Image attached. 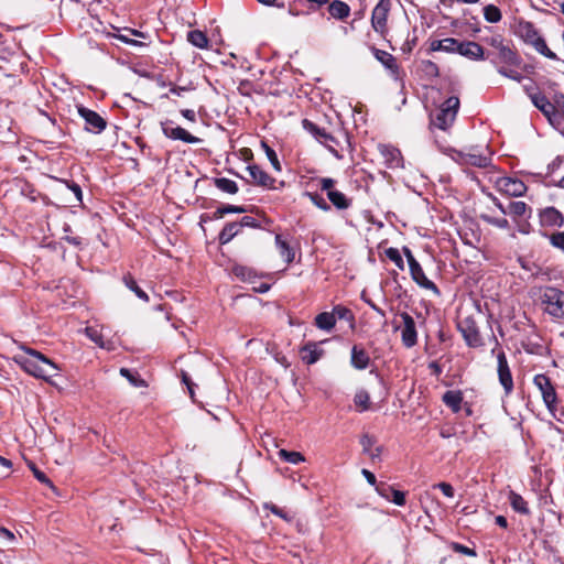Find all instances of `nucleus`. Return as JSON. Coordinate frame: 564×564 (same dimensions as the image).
<instances>
[{
	"label": "nucleus",
	"instance_id": "obj_1",
	"mask_svg": "<svg viewBox=\"0 0 564 564\" xmlns=\"http://www.w3.org/2000/svg\"><path fill=\"white\" fill-rule=\"evenodd\" d=\"M20 349L23 354H18L13 360L29 375L37 379L51 382V377L58 371L57 365L43 355L41 351L21 345Z\"/></svg>",
	"mask_w": 564,
	"mask_h": 564
},
{
	"label": "nucleus",
	"instance_id": "obj_2",
	"mask_svg": "<svg viewBox=\"0 0 564 564\" xmlns=\"http://www.w3.org/2000/svg\"><path fill=\"white\" fill-rule=\"evenodd\" d=\"M302 126L305 131L311 133L321 144L325 145L337 159L341 158L339 150H351L349 134L344 129L329 132L308 119H303Z\"/></svg>",
	"mask_w": 564,
	"mask_h": 564
},
{
	"label": "nucleus",
	"instance_id": "obj_3",
	"mask_svg": "<svg viewBox=\"0 0 564 564\" xmlns=\"http://www.w3.org/2000/svg\"><path fill=\"white\" fill-rule=\"evenodd\" d=\"M491 62L500 75L518 83L523 79V75L519 72L523 61L512 45L501 47L500 51L495 53V58Z\"/></svg>",
	"mask_w": 564,
	"mask_h": 564
},
{
	"label": "nucleus",
	"instance_id": "obj_4",
	"mask_svg": "<svg viewBox=\"0 0 564 564\" xmlns=\"http://www.w3.org/2000/svg\"><path fill=\"white\" fill-rule=\"evenodd\" d=\"M533 384L540 391L543 403L549 413L558 422H563L561 417L556 416L560 404V398L555 389V384L551 378L545 373H538L533 377Z\"/></svg>",
	"mask_w": 564,
	"mask_h": 564
},
{
	"label": "nucleus",
	"instance_id": "obj_5",
	"mask_svg": "<svg viewBox=\"0 0 564 564\" xmlns=\"http://www.w3.org/2000/svg\"><path fill=\"white\" fill-rule=\"evenodd\" d=\"M457 329L469 348H482L485 340L481 336L478 321L474 314L464 316L457 321Z\"/></svg>",
	"mask_w": 564,
	"mask_h": 564
},
{
	"label": "nucleus",
	"instance_id": "obj_6",
	"mask_svg": "<svg viewBox=\"0 0 564 564\" xmlns=\"http://www.w3.org/2000/svg\"><path fill=\"white\" fill-rule=\"evenodd\" d=\"M459 105L460 102L458 97H448L444 102H442L435 115L432 116V124L438 129L446 130L455 121Z\"/></svg>",
	"mask_w": 564,
	"mask_h": 564
},
{
	"label": "nucleus",
	"instance_id": "obj_7",
	"mask_svg": "<svg viewBox=\"0 0 564 564\" xmlns=\"http://www.w3.org/2000/svg\"><path fill=\"white\" fill-rule=\"evenodd\" d=\"M541 303L545 313L554 318H564V291L546 286L541 295Z\"/></svg>",
	"mask_w": 564,
	"mask_h": 564
},
{
	"label": "nucleus",
	"instance_id": "obj_8",
	"mask_svg": "<svg viewBox=\"0 0 564 564\" xmlns=\"http://www.w3.org/2000/svg\"><path fill=\"white\" fill-rule=\"evenodd\" d=\"M521 36L527 44L532 45L543 56L557 59L556 54L547 47L545 40L540 35L533 23L525 22L521 25Z\"/></svg>",
	"mask_w": 564,
	"mask_h": 564
},
{
	"label": "nucleus",
	"instance_id": "obj_9",
	"mask_svg": "<svg viewBox=\"0 0 564 564\" xmlns=\"http://www.w3.org/2000/svg\"><path fill=\"white\" fill-rule=\"evenodd\" d=\"M391 0H379L371 12V26L382 39H387L389 33L388 18L391 11Z\"/></svg>",
	"mask_w": 564,
	"mask_h": 564
},
{
	"label": "nucleus",
	"instance_id": "obj_10",
	"mask_svg": "<svg viewBox=\"0 0 564 564\" xmlns=\"http://www.w3.org/2000/svg\"><path fill=\"white\" fill-rule=\"evenodd\" d=\"M532 104L543 113L551 126H560L561 121L557 118V94L554 95L551 101L544 94L534 93L530 95Z\"/></svg>",
	"mask_w": 564,
	"mask_h": 564
},
{
	"label": "nucleus",
	"instance_id": "obj_11",
	"mask_svg": "<svg viewBox=\"0 0 564 564\" xmlns=\"http://www.w3.org/2000/svg\"><path fill=\"white\" fill-rule=\"evenodd\" d=\"M77 112L85 121V131L94 134H100L106 130L108 126L107 120L95 110H91L83 105H78Z\"/></svg>",
	"mask_w": 564,
	"mask_h": 564
},
{
	"label": "nucleus",
	"instance_id": "obj_12",
	"mask_svg": "<svg viewBox=\"0 0 564 564\" xmlns=\"http://www.w3.org/2000/svg\"><path fill=\"white\" fill-rule=\"evenodd\" d=\"M398 315L402 321V325L394 326V329H400L402 345L405 348H412L417 344L415 321L408 312H400Z\"/></svg>",
	"mask_w": 564,
	"mask_h": 564
},
{
	"label": "nucleus",
	"instance_id": "obj_13",
	"mask_svg": "<svg viewBox=\"0 0 564 564\" xmlns=\"http://www.w3.org/2000/svg\"><path fill=\"white\" fill-rule=\"evenodd\" d=\"M495 186L498 192L509 197H521L528 191V186L524 182L512 176L498 177Z\"/></svg>",
	"mask_w": 564,
	"mask_h": 564
},
{
	"label": "nucleus",
	"instance_id": "obj_14",
	"mask_svg": "<svg viewBox=\"0 0 564 564\" xmlns=\"http://www.w3.org/2000/svg\"><path fill=\"white\" fill-rule=\"evenodd\" d=\"M496 357L499 383L502 386L505 394L510 395L513 391L514 383L506 352L502 349H500L496 354Z\"/></svg>",
	"mask_w": 564,
	"mask_h": 564
},
{
	"label": "nucleus",
	"instance_id": "obj_15",
	"mask_svg": "<svg viewBox=\"0 0 564 564\" xmlns=\"http://www.w3.org/2000/svg\"><path fill=\"white\" fill-rule=\"evenodd\" d=\"M538 218L542 228H561L564 225V215L553 206L539 209Z\"/></svg>",
	"mask_w": 564,
	"mask_h": 564
},
{
	"label": "nucleus",
	"instance_id": "obj_16",
	"mask_svg": "<svg viewBox=\"0 0 564 564\" xmlns=\"http://www.w3.org/2000/svg\"><path fill=\"white\" fill-rule=\"evenodd\" d=\"M162 132L163 134L172 140H181L185 143H199L202 142L200 138H197L193 134H191L187 130L184 128L176 126L174 127L172 121H166L162 123Z\"/></svg>",
	"mask_w": 564,
	"mask_h": 564
},
{
	"label": "nucleus",
	"instance_id": "obj_17",
	"mask_svg": "<svg viewBox=\"0 0 564 564\" xmlns=\"http://www.w3.org/2000/svg\"><path fill=\"white\" fill-rule=\"evenodd\" d=\"M412 280L422 289L431 291L434 295L441 296L437 285L426 278L421 264L415 262L409 265Z\"/></svg>",
	"mask_w": 564,
	"mask_h": 564
},
{
	"label": "nucleus",
	"instance_id": "obj_18",
	"mask_svg": "<svg viewBox=\"0 0 564 564\" xmlns=\"http://www.w3.org/2000/svg\"><path fill=\"white\" fill-rule=\"evenodd\" d=\"M247 171L250 176V182L254 185L273 189L276 180L269 175L261 166L257 164H250L247 166Z\"/></svg>",
	"mask_w": 564,
	"mask_h": 564
},
{
	"label": "nucleus",
	"instance_id": "obj_19",
	"mask_svg": "<svg viewBox=\"0 0 564 564\" xmlns=\"http://www.w3.org/2000/svg\"><path fill=\"white\" fill-rule=\"evenodd\" d=\"M378 150L388 169H398L403 166L401 151L390 144H379Z\"/></svg>",
	"mask_w": 564,
	"mask_h": 564
},
{
	"label": "nucleus",
	"instance_id": "obj_20",
	"mask_svg": "<svg viewBox=\"0 0 564 564\" xmlns=\"http://www.w3.org/2000/svg\"><path fill=\"white\" fill-rule=\"evenodd\" d=\"M376 491L380 497L393 502L397 506H404L406 502L405 492L395 489L394 486L387 482L380 481L376 487Z\"/></svg>",
	"mask_w": 564,
	"mask_h": 564
},
{
	"label": "nucleus",
	"instance_id": "obj_21",
	"mask_svg": "<svg viewBox=\"0 0 564 564\" xmlns=\"http://www.w3.org/2000/svg\"><path fill=\"white\" fill-rule=\"evenodd\" d=\"M457 53L468 59L471 61H480L485 59V51L484 47L473 41H459V44L457 45Z\"/></svg>",
	"mask_w": 564,
	"mask_h": 564
},
{
	"label": "nucleus",
	"instance_id": "obj_22",
	"mask_svg": "<svg viewBox=\"0 0 564 564\" xmlns=\"http://www.w3.org/2000/svg\"><path fill=\"white\" fill-rule=\"evenodd\" d=\"M322 343L307 341L300 348V356L304 364L314 365L324 356L325 351L319 348Z\"/></svg>",
	"mask_w": 564,
	"mask_h": 564
},
{
	"label": "nucleus",
	"instance_id": "obj_23",
	"mask_svg": "<svg viewBox=\"0 0 564 564\" xmlns=\"http://www.w3.org/2000/svg\"><path fill=\"white\" fill-rule=\"evenodd\" d=\"M371 362L369 354L359 345H354L350 354V365L357 370H365Z\"/></svg>",
	"mask_w": 564,
	"mask_h": 564
},
{
	"label": "nucleus",
	"instance_id": "obj_24",
	"mask_svg": "<svg viewBox=\"0 0 564 564\" xmlns=\"http://www.w3.org/2000/svg\"><path fill=\"white\" fill-rule=\"evenodd\" d=\"M326 6L329 17L335 20L345 21L350 15V7L345 1L329 0Z\"/></svg>",
	"mask_w": 564,
	"mask_h": 564
},
{
	"label": "nucleus",
	"instance_id": "obj_25",
	"mask_svg": "<svg viewBox=\"0 0 564 564\" xmlns=\"http://www.w3.org/2000/svg\"><path fill=\"white\" fill-rule=\"evenodd\" d=\"M241 232V225L238 221L227 223L218 234V242L220 246L227 245Z\"/></svg>",
	"mask_w": 564,
	"mask_h": 564
},
{
	"label": "nucleus",
	"instance_id": "obj_26",
	"mask_svg": "<svg viewBox=\"0 0 564 564\" xmlns=\"http://www.w3.org/2000/svg\"><path fill=\"white\" fill-rule=\"evenodd\" d=\"M463 400L464 397L460 390H448L442 397V401L453 413H458L462 410Z\"/></svg>",
	"mask_w": 564,
	"mask_h": 564
},
{
	"label": "nucleus",
	"instance_id": "obj_27",
	"mask_svg": "<svg viewBox=\"0 0 564 564\" xmlns=\"http://www.w3.org/2000/svg\"><path fill=\"white\" fill-rule=\"evenodd\" d=\"M532 214V208L522 200L511 202L508 206V215H510L514 221L527 217L530 218Z\"/></svg>",
	"mask_w": 564,
	"mask_h": 564
},
{
	"label": "nucleus",
	"instance_id": "obj_28",
	"mask_svg": "<svg viewBox=\"0 0 564 564\" xmlns=\"http://www.w3.org/2000/svg\"><path fill=\"white\" fill-rule=\"evenodd\" d=\"M508 500L517 513L523 514V516H530L531 511L528 505V501L518 492L511 490L508 495Z\"/></svg>",
	"mask_w": 564,
	"mask_h": 564
},
{
	"label": "nucleus",
	"instance_id": "obj_29",
	"mask_svg": "<svg viewBox=\"0 0 564 564\" xmlns=\"http://www.w3.org/2000/svg\"><path fill=\"white\" fill-rule=\"evenodd\" d=\"M462 159L466 164L476 167H487L490 164V158L478 153L476 151H469L467 153H462Z\"/></svg>",
	"mask_w": 564,
	"mask_h": 564
},
{
	"label": "nucleus",
	"instance_id": "obj_30",
	"mask_svg": "<svg viewBox=\"0 0 564 564\" xmlns=\"http://www.w3.org/2000/svg\"><path fill=\"white\" fill-rule=\"evenodd\" d=\"M375 57L382 63L388 69L392 72V74L399 73V65L397 63V58L387 51L373 48Z\"/></svg>",
	"mask_w": 564,
	"mask_h": 564
},
{
	"label": "nucleus",
	"instance_id": "obj_31",
	"mask_svg": "<svg viewBox=\"0 0 564 564\" xmlns=\"http://www.w3.org/2000/svg\"><path fill=\"white\" fill-rule=\"evenodd\" d=\"M231 271L242 282H253L258 278V273L253 268L243 264H235Z\"/></svg>",
	"mask_w": 564,
	"mask_h": 564
},
{
	"label": "nucleus",
	"instance_id": "obj_32",
	"mask_svg": "<svg viewBox=\"0 0 564 564\" xmlns=\"http://www.w3.org/2000/svg\"><path fill=\"white\" fill-rule=\"evenodd\" d=\"M314 325L322 329L329 332L336 325L335 314L333 312H322L315 316Z\"/></svg>",
	"mask_w": 564,
	"mask_h": 564
},
{
	"label": "nucleus",
	"instance_id": "obj_33",
	"mask_svg": "<svg viewBox=\"0 0 564 564\" xmlns=\"http://www.w3.org/2000/svg\"><path fill=\"white\" fill-rule=\"evenodd\" d=\"M187 41L195 47L200 50L208 48L209 39L206 33L200 30H192L187 33Z\"/></svg>",
	"mask_w": 564,
	"mask_h": 564
},
{
	"label": "nucleus",
	"instance_id": "obj_34",
	"mask_svg": "<svg viewBox=\"0 0 564 564\" xmlns=\"http://www.w3.org/2000/svg\"><path fill=\"white\" fill-rule=\"evenodd\" d=\"M329 202L340 210L348 209L351 206V198H348L344 193L335 189L334 192L327 193Z\"/></svg>",
	"mask_w": 564,
	"mask_h": 564
},
{
	"label": "nucleus",
	"instance_id": "obj_35",
	"mask_svg": "<svg viewBox=\"0 0 564 564\" xmlns=\"http://www.w3.org/2000/svg\"><path fill=\"white\" fill-rule=\"evenodd\" d=\"M332 312H333V314H335V319L336 318L344 319L349 323L351 329H355V326H356L355 315L350 308H348L341 304H338L333 307Z\"/></svg>",
	"mask_w": 564,
	"mask_h": 564
},
{
	"label": "nucleus",
	"instance_id": "obj_36",
	"mask_svg": "<svg viewBox=\"0 0 564 564\" xmlns=\"http://www.w3.org/2000/svg\"><path fill=\"white\" fill-rule=\"evenodd\" d=\"M275 243L279 248L281 257L286 261V263H292L294 261L295 252L294 249L282 239L280 235L275 236Z\"/></svg>",
	"mask_w": 564,
	"mask_h": 564
},
{
	"label": "nucleus",
	"instance_id": "obj_37",
	"mask_svg": "<svg viewBox=\"0 0 564 564\" xmlns=\"http://www.w3.org/2000/svg\"><path fill=\"white\" fill-rule=\"evenodd\" d=\"M521 347L529 355L541 356V355H543V350H544L543 345L540 341L534 340L530 336H527L525 338H523L521 340Z\"/></svg>",
	"mask_w": 564,
	"mask_h": 564
},
{
	"label": "nucleus",
	"instance_id": "obj_38",
	"mask_svg": "<svg viewBox=\"0 0 564 564\" xmlns=\"http://www.w3.org/2000/svg\"><path fill=\"white\" fill-rule=\"evenodd\" d=\"M214 184L219 191L230 195H235L239 191L237 183L226 177L214 178Z\"/></svg>",
	"mask_w": 564,
	"mask_h": 564
},
{
	"label": "nucleus",
	"instance_id": "obj_39",
	"mask_svg": "<svg viewBox=\"0 0 564 564\" xmlns=\"http://www.w3.org/2000/svg\"><path fill=\"white\" fill-rule=\"evenodd\" d=\"M123 283L124 285L131 290L140 300L144 301V302H148L149 301V296L148 294L138 285L137 281L134 280V278L130 274V273H127L124 276H123Z\"/></svg>",
	"mask_w": 564,
	"mask_h": 564
},
{
	"label": "nucleus",
	"instance_id": "obj_40",
	"mask_svg": "<svg viewBox=\"0 0 564 564\" xmlns=\"http://www.w3.org/2000/svg\"><path fill=\"white\" fill-rule=\"evenodd\" d=\"M420 69L429 79L437 78L440 76V68L437 64L430 59L422 61L420 64Z\"/></svg>",
	"mask_w": 564,
	"mask_h": 564
},
{
	"label": "nucleus",
	"instance_id": "obj_41",
	"mask_svg": "<svg viewBox=\"0 0 564 564\" xmlns=\"http://www.w3.org/2000/svg\"><path fill=\"white\" fill-rule=\"evenodd\" d=\"M279 458L283 462L297 465L305 460V457L300 452L280 449L278 452Z\"/></svg>",
	"mask_w": 564,
	"mask_h": 564
},
{
	"label": "nucleus",
	"instance_id": "obj_42",
	"mask_svg": "<svg viewBox=\"0 0 564 564\" xmlns=\"http://www.w3.org/2000/svg\"><path fill=\"white\" fill-rule=\"evenodd\" d=\"M484 18L489 23H498L502 19L500 9L495 4L484 7Z\"/></svg>",
	"mask_w": 564,
	"mask_h": 564
},
{
	"label": "nucleus",
	"instance_id": "obj_43",
	"mask_svg": "<svg viewBox=\"0 0 564 564\" xmlns=\"http://www.w3.org/2000/svg\"><path fill=\"white\" fill-rule=\"evenodd\" d=\"M354 402L360 412H364V411H367L370 409V395L366 390L358 391L355 394Z\"/></svg>",
	"mask_w": 564,
	"mask_h": 564
},
{
	"label": "nucleus",
	"instance_id": "obj_44",
	"mask_svg": "<svg viewBox=\"0 0 564 564\" xmlns=\"http://www.w3.org/2000/svg\"><path fill=\"white\" fill-rule=\"evenodd\" d=\"M480 219L499 229H510L509 220L506 217H492L490 215L482 214L480 215Z\"/></svg>",
	"mask_w": 564,
	"mask_h": 564
},
{
	"label": "nucleus",
	"instance_id": "obj_45",
	"mask_svg": "<svg viewBox=\"0 0 564 564\" xmlns=\"http://www.w3.org/2000/svg\"><path fill=\"white\" fill-rule=\"evenodd\" d=\"M549 239L550 245L564 253V230L554 231L550 235L543 234Z\"/></svg>",
	"mask_w": 564,
	"mask_h": 564
},
{
	"label": "nucleus",
	"instance_id": "obj_46",
	"mask_svg": "<svg viewBox=\"0 0 564 564\" xmlns=\"http://www.w3.org/2000/svg\"><path fill=\"white\" fill-rule=\"evenodd\" d=\"M261 147L263 148V150L267 154V158L270 161V163L272 164L273 169L276 172H281V170H282L281 163L278 159L276 152L271 147H269L265 141H261Z\"/></svg>",
	"mask_w": 564,
	"mask_h": 564
},
{
	"label": "nucleus",
	"instance_id": "obj_47",
	"mask_svg": "<svg viewBox=\"0 0 564 564\" xmlns=\"http://www.w3.org/2000/svg\"><path fill=\"white\" fill-rule=\"evenodd\" d=\"M386 257L391 260L400 270H404V261L397 248L390 247L384 251Z\"/></svg>",
	"mask_w": 564,
	"mask_h": 564
},
{
	"label": "nucleus",
	"instance_id": "obj_48",
	"mask_svg": "<svg viewBox=\"0 0 564 564\" xmlns=\"http://www.w3.org/2000/svg\"><path fill=\"white\" fill-rule=\"evenodd\" d=\"M29 467L30 469L32 470L33 473V476L43 485L52 488V489H55L52 480L46 476V474L44 471H42L41 469H39L34 463H31L29 464Z\"/></svg>",
	"mask_w": 564,
	"mask_h": 564
},
{
	"label": "nucleus",
	"instance_id": "obj_49",
	"mask_svg": "<svg viewBox=\"0 0 564 564\" xmlns=\"http://www.w3.org/2000/svg\"><path fill=\"white\" fill-rule=\"evenodd\" d=\"M557 118L561 121L560 126H552L554 129L564 134V94L557 93Z\"/></svg>",
	"mask_w": 564,
	"mask_h": 564
},
{
	"label": "nucleus",
	"instance_id": "obj_50",
	"mask_svg": "<svg viewBox=\"0 0 564 564\" xmlns=\"http://www.w3.org/2000/svg\"><path fill=\"white\" fill-rule=\"evenodd\" d=\"M63 230H64L65 235L63 236L62 239H64L65 241H67L68 243L73 245L77 248H82L83 239L78 236L72 235V228L68 224L64 225Z\"/></svg>",
	"mask_w": 564,
	"mask_h": 564
},
{
	"label": "nucleus",
	"instance_id": "obj_51",
	"mask_svg": "<svg viewBox=\"0 0 564 564\" xmlns=\"http://www.w3.org/2000/svg\"><path fill=\"white\" fill-rule=\"evenodd\" d=\"M310 198V200L319 209L324 212H328L330 209V206L326 203V200L317 193H311L306 192L304 194Z\"/></svg>",
	"mask_w": 564,
	"mask_h": 564
},
{
	"label": "nucleus",
	"instance_id": "obj_52",
	"mask_svg": "<svg viewBox=\"0 0 564 564\" xmlns=\"http://www.w3.org/2000/svg\"><path fill=\"white\" fill-rule=\"evenodd\" d=\"M451 547L454 552L456 553H459V554H463V555H466V556H471V557H475L477 556V552L475 549H470L464 544H460L458 542H453L451 544Z\"/></svg>",
	"mask_w": 564,
	"mask_h": 564
},
{
	"label": "nucleus",
	"instance_id": "obj_53",
	"mask_svg": "<svg viewBox=\"0 0 564 564\" xmlns=\"http://www.w3.org/2000/svg\"><path fill=\"white\" fill-rule=\"evenodd\" d=\"M443 42V52L448 54H456L457 53V45L459 44V41L454 37H446L442 40Z\"/></svg>",
	"mask_w": 564,
	"mask_h": 564
},
{
	"label": "nucleus",
	"instance_id": "obj_54",
	"mask_svg": "<svg viewBox=\"0 0 564 564\" xmlns=\"http://www.w3.org/2000/svg\"><path fill=\"white\" fill-rule=\"evenodd\" d=\"M487 44L494 47L497 52L501 50V47H506L509 43L505 42V39L500 35H494L486 40Z\"/></svg>",
	"mask_w": 564,
	"mask_h": 564
},
{
	"label": "nucleus",
	"instance_id": "obj_55",
	"mask_svg": "<svg viewBox=\"0 0 564 564\" xmlns=\"http://www.w3.org/2000/svg\"><path fill=\"white\" fill-rule=\"evenodd\" d=\"M181 379H182V382L186 386L187 391H188L192 400L194 401L195 400L194 399V397H195L194 388L196 384L193 382L189 375L184 370L181 371Z\"/></svg>",
	"mask_w": 564,
	"mask_h": 564
},
{
	"label": "nucleus",
	"instance_id": "obj_56",
	"mask_svg": "<svg viewBox=\"0 0 564 564\" xmlns=\"http://www.w3.org/2000/svg\"><path fill=\"white\" fill-rule=\"evenodd\" d=\"M360 444L364 453H370V449H372V446L376 444V438L372 435L364 434L360 438Z\"/></svg>",
	"mask_w": 564,
	"mask_h": 564
},
{
	"label": "nucleus",
	"instance_id": "obj_57",
	"mask_svg": "<svg viewBox=\"0 0 564 564\" xmlns=\"http://www.w3.org/2000/svg\"><path fill=\"white\" fill-rule=\"evenodd\" d=\"M63 182L67 186V188H69L74 193L76 200L78 203H82L83 202L82 187L74 181H63Z\"/></svg>",
	"mask_w": 564,
	"mask_h": 564
},
{
	"label": "nucleus",
	"instance_id": "obj_58",
	"mask_svg": "<svg viewBox=\"0 0 564 564\" xmlns=\"http://www.w3.org/2000/svg\"><path fill=\"white\" fill-rule=\"evenodd\" d=\"M86 335L95 343L97 344L99 347H105V344L102 341V336L101 334L93 328V327H87L86 328Z\"/></svg>",
	"mask_w": 564,
	"mask_h": 564
},
{
	"label": "nucleus",
	"instance_id": "obj_59",
	"mask_svg": "<svg viewBox=\"0 0 564 564\" xmlns=\"http://www.w3.org/2000/svg\"><path fill=\"white\" fill-rule=\"evenodd\" d=\"M433 487L438 488L443 492V495L447 498H453L455 495V490L449 482L442 481V482L435 484Z\"/></svg>",
	"mask_w": 564,
	"mask_h": 564
},
{
	"label": "nucleus",
	"instance_id": "obj_60",
	"mask_svg": "<svg viewBox=\"0 0 564 564\" xmlns=\"http://www.w3.org/2000/svg\"><path fill=\"white\" fill-rule=\"evenodd\" d=\"M239 225H241V229H243L245 227H249V228H261V224L253 217L251 216H243L239 221H238Z\"/></svg>",
	"mask_w": 564,
	"mask_h": 564
},
{
	"label": "nucleus",
	"instance_id": "obj_61",
	"mask_svg": "<svg viewBox=\"0 0 564 564\" xmlns=\"http://www.w3.org/2000/svg\"><path fill=\"white\" fill-rule=\"evenodd\" d=\"M307 4L308 9L312 11H319L322 8H324L329 0H304Z\"/></svg>",
	"mask_w": 564,
	"mask_h": 564
},
{
	"label": "nucleus",
	"instance_id": "obj_62",
	"mask_svg": "<svg viewBox=\"0 0 564 564\" xmlns=\"http://www.w3.org/2000/svg\"><path fill=\"white\" fill-rule=\"evenodd\" d=\"M319 183H321V189L326 191V194L335 191L334 185H335L336 181L334 178L323 177V178H321Z\"/></svg>",
	"mask_w": 564,
	"mask_h": 564
},
{
	"label": "nucleus",
	"instance_id": "obj_63",
	"mask_svg": "<svg viewBox=\"0 0 564 564\" xmlns=\"http://www.w3.org/2000/svg\"><path fill=\"white\" fill-rule=\"evenodd\" d=\"M265 508H267L268 510H270V511H271V513H273V514H275V516H278V517H280V518L284 519V520H288V519H289V518H288V516H286V513L284 512V510H283V509H281L280 507H278V506L273 505V503H271V505H265Z\"/></svg>",
	"mask_w": 564,
	"mask_h": 564
},
{
	"label": "nucleus",
	"instance_id": "obj_64",
	"mask_svg": "<svg viewBox=\"0 0 564 564\" xmlns=\"http://www.w3.org/2000/svg\"><path fill=\"white\" fill-rule=\"evenodd\" d=\"M226 209V214H243L247 212L246 207L239 205H224Z\"/></svg>",
	"mask_w": 564,
	"mask_h": 564
}]
</instances>
